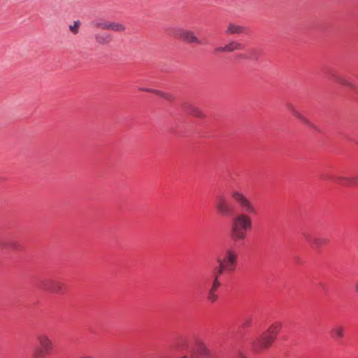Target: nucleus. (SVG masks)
I'll use <instances>...</instances> for the list:
<instances>
[{"label": "nucleus", "mask_w": 358, "mask_h": 358, "mask_svg": "<svg viewBox=\"0 0 358 358\" xmlns=\"http://www.w3.org/2000/svg\"><path fill=\"white\" fill-rule=\"evenodd\" d=\"M301 121H302L303 123L306 124L307 125L312 127V124L310 122L302 115L301 114L300 116L298 117Z\"/></svg>", "instance_id": "nucleus-25"}, {"label": "nucleus", "mask_w": 358, "mask_h": 358, "mask_svg": "<svg viewBox=\"0 0 358 358\" xmlns=\"http://www.w3.org/2000/svg\"><path fill=\"white\" fill-rule=\"evenodd\" d=\"M287 108L292 113V115L296 117V118H298L300 115L301 114L299 111H298L295 108L294 106L291 104V103H288L287 105Z\"/></svg>", "instance_id": "nucleus-22"}, {"label": "nucleus", "mask_w": 358, "mask_h": 358, "mask_svg": "<svg viewBox=\"0 0 358 358\" xmlns=\"http://www.w3.org/2000/svg\"><path fill=\"white\" fill-rule=\"evenodd\" d=\"M215 207L217 212L222 215H228L233 211L232 206L224 195H219L217 196Z\"/></svg>", "instance_id": "nucleus-5"}, {"label": "nucleus", "mask_w": 358, "mask_h": 358, "mask_svg": "<svg viewBox=\"0 0 358 358\" xmlns=\"http://www.w3.org/2000/svg\"><path fill=\"white\" fill-rule=\"evenodd\" d=\"M217 299H218V296L217 295L216 292L208 290V295H207V299L210 302L215 303L217 300Z\"/></svg>", "instance_id": "nucleus-21"}, {"label": "nucleus", "mask_w": 358, "mask_h": 358, "mask_svg": "<svg viewBox=\"0 0 358 358\" xmlns=\"http://www.w3.org/2000/svg\"><path fill=\"white\" fill-rule=\"evenodd\" d=\"M173 36L188 43L201 44V41L191 30L177 29L174 31Z\"/></svg>", "instance_id": "nucleus-6"}, {"label": "nucleus", "mask_w": 358, "mask_h": 358, "mask_svg": "<svg viewBox=\"0 0 358 358\" xmlns=\"http://www.w3.org/2000/svg\"><path fill=\"white\" fill-rule=\"evenodd\" d=\"M352 178H357L353 181V186H358V176H352Z\"/></svg>", "instance_id": "nucleus-27"}, {"label": "nucleus", "mask_w": 358, "mask_h": 358, "mask_svg": "<svg viewBox=\"0 0 358 358\" xmlns=\"http://www.w3.org/2000/svg\"><path fill=\"white\" fill-rule=\"evenodd\" d=\"M355 179L356 178H352V176H337L334 178L335 182H338L341 185H344L347 187L353 186V181H355Z\"/></svg>", "instance_id": "nucleus-14"}, {"label": "nucleus", "mask_w": 358, "mask_h": 358, "mask_svg": "<svg viewBox=\"0 0 358 358\" xmlns=\"http://www.w3.org/2000/svg\"><path fill=\"white\" fill-rule=\"evenodd\" d=\"M301 121H302L303 123L306 124L307 125L312 127V124L310 122L302 115L301 114L300 116L298 117Z\"/></svg>", "instance_id": "nucleus-24"}, {"label": "nucleus", "mask_w": 358, "mask_h": 358, "mask_svg": "<svg viewBox=\"0 0 358 358\" xmlns=\"http://www.w3.org/2000/svg\"><path fill=\"white\" fill-rule=\"evenodd\" d=\"M95 42L100 45H106L110 43L113 38L110 34L108 32H99L94 35Z\"/></svg>", "instance_id": "nucleus-12"}, {"label": "nucleus", "mask_w": 358, "mask_h": 358, "mask_svg": "<svg viewBox=\"0 0 358 358\" xmlns=\"http://www.w3.org/2000/svg\"><path fill=\"white\" fill-rule=\"evenodd\" d=\"M11 247H12V248H13V249H14V250H17V249H18L17 245H15V244L12 245V246H11Z\"/></svg>", "instance_id": "nucleus-29"}, {"label": "nucleus", "mask_w": 358, "mask_h": 358, "mask_svg": "<svg viewBox=\"0 0 358 358\" xmlns=\"http://www.w3.org/2000/svg\"><path fill=\"white\" fill-rule=\"evenodd\" d=\"M238 260V252L234 248H227L222 258L217 259L218 266L215 268L218 274H224V272H234Z\"/></svg>", "instance_id": "nucleus-2"}, {"label": "nucleus", "mask_w": 358, "mask_h": 358, "mask_svg": "<svg viewBox=\"0 0 358 358\" xmlns=\"http://www.w3.org/2000/svg\"><path fill=\"white\" fill-rule=\"evenodd\" d=\"M275 340V338L268 333L267 331L264 332L258 340V343L261 349L268 348Z\"/></svg>", "instance_id": "nucleus-9"}, {"label": "nucleus", "mask_w": 358, "mask_h": 358, "mask_svg": "<svg viewBox=\"0 0 358 358\" xmlns=\"http://www.w3.org/2000/svg\"><path fill=\"white\" fill-rule=\"evenodd\" d=\"M250 320H248L243 322V327H248L250 326Z\"/></svg>", "instance_id": "nucleus-28"}, {"label": "nucleus", "mask_w": 358, "mask_h": 358, "mask_svg": "<svg viewBox=\"0 0 358 358\" xmlns=\"http://www.w3.org/2000/svg\"><path fill=\"white\" fill-rule=\"evenodd\" d=\"M232 199L242 208L243 212L237 213L232 219L230 236L234 241H244L248 231L252 227V219L250 214H255V205L242 192L234 189L231 192Z\"/></svg>", "instance_id": "nucleus-1"}, {"label": "nucleus", "mask_w": 358, "mask_h": 358, "mask_svg": "<svg viewBox=\"0 0 358 358\" xmlns=\"http://www.w3.org/2000/svg\"><path fill=\"white\" fill-rule=\"evenodd\" d=\"M196 350L198 354L203 357H208L210 355V350L202 342H199L196 344Z\"/></svg>", "instance_id": "nucleus-18"}, {"label": "nucleus", "mask_w": 358, "mask_h": 358, "mask_svg": "<svg viewBox=\"0 0 358 358\" xmlns=\"http://www.w3.org/2000/svg\"><path fill=\"white\" fill-rule=\"evenodd\" d=\"M282 327V324L280 322H275L272 323L267 329V332L273 336L275 338L276 335L280 332Z\"/></svg>", "instance_id": "nucleus-16"}, {"label": "nucleus", "mask_w": 358, "mask_h": 358, "mask_svg": "<svg viewBox=\"0 0 358 358\" xmlns=\"http://www.w3.org/2000/svg\"><path fill=\"white\" fill-rule=\"evenodd\" d=\"M331 334L334 338H341L344 336V328L341 326H336L332 329Z\"/></svg>", "instance_id": "nucleus-19"}, {"label": "nucleus", "mask_w": 358, "mask_h": 358, "mask_svg": "<svg viewBox=\"0 0 358 358\" xmlns=\"http://www.w3.org/2000/svg\"><path fill=\"white\" fill-rule=\"evenodd\" d=\"M36 340L38 343L34 354V358H46L52 351L53 342L50 337L45 333L37 335Z\"/></svg>", "instance_id": "nucleus-3"}, {"label": "nucleus", "mask_w": 358, "mask_h": 358, "mask_svg": "<svg viewBox=\"0 0 358 358\" xmlns=\"http://www.w3.org/2000/svg\"><path fill=\"white\" fill-rule=\"evenodd\" d=\"M92 25L96 29L110 30L117 33H122L127 30V27L124 24L115 21H109L103 18H99L94 20Z\"/></svg>", "instance_id": "nucleus-4"}, {"label": "nucleus", "mask_w": 358, "mask_h": 358, "mask_svg": "<svg viewBox=\"0 0 358 358\" xmlns=\"http://www.w3.org/2000/svg\"><path fill=\"white\" fill-rule=\"evenodd\" d=\"M183 107L187 113L194 117L200 118H203L205 117L203 112L199 108L194 106L185 105Z\"/></svg>", "instance_id": "nucleus-13"}, {"label": "nucleus", "mask_w": 358, "mask_h": 358, "mask_svg": "<svg viewBox=\"0 0 358 358\" xmlns=\"http://www.w3.org/2000/svg\"><path fill=\"white\" fill-rule=\"evenodd\" d=\"M64 287V284L57 280H46L41 282V289L50 293L61 294Z\"/></svg>", "instance_id": "nucleus-7"}, {"label": "nucleus", "mask_w": 358, "mask_h": 358, "mask_svg": "<svg viewBox=\"0 0 358 358\" xmlns=\"http://www.w3.org/2000/svg\"><path fill=\"white\" fill-rule=\"evenodd\" d=\"M222 275V274H218L217 271L214 270L213 282L208 290L213 292H216L217 290V289L221 285V282L219 280V277Z\"/></svg>", "instance_id": "nucleus-17"}, {"label": "nucleus", "mask_w": 358, "mask_h": 358, "mask_svg": "<svg viewBox=\"0 0 358 358\" xmlns=\"http://www.w3.org/2000/svg\"><path fill=\"white\" fill-rule=\"evenodd\" d=\"M304 237L310 246L316 250L321 248L329 243V239L322 236L305 234Z\"/></svg>", "instance_id": "nucleus-8"}, {"label": "nucleus", "mask_w": 358, "mask_h": 358, "mask_svg": "<svg viewBox=\"0 0 358 358\" xmlns=\"http://www.w3.org/2000/svg\"><path fill=\"white\" fill-rule=\"evenodd\" d=\"M155 94H156L169 101H171L173 99V96L168 93H165V92L157 90V91L155 92Z\"/></svg>", "instance_id": "nucleus-23"}, {"label": "nucleus", "mask_w": 358, "mask_h": 358, "mask_svg": "<svg viewBox=\"0 0 358 358\" xmlns=\"http://www.w3.org/2000/svg\"><path fill=\"white\" fill-rule=\"evenodd\" d=\"M241 43L236 41H231L223 47L215 48V52H232L235 50H241Z\"/></svg>", "instance_id": "nucleus-10"}, {"label": "nucleus", "mask_w": 358, "mask_h": 358, "mask_svg": "<svg viewBox=\"0 0 358 358\" xmlns=\"http://www.w3.org/2000/svg\"><path fill=\"white\" fill-rule=\"evenodd\" d=\"M335 81L339 85L347 87L350 90H354L356 89V85L345 77L336 76L335 78Z\"/></svg>", "instance_id": "nucleus-15"}, {"label": "nucleus", "mask_w": 358, "mask_h": 358, "mask_svg": "<svg viewBox=\"0 0 358 358\" xmlns=\"http://www.w3.org/2000/svg\"><path fill=\"white\" fill-rule=\"evenodd\" d=\"M357 291L358 292V285L357 286Z\"/></svg>", "instance_id": "nucleus-30"}, {"label": "nucleus", "mask_w": 358, "mask_h": 358, "mask_svg": "<svg viewBox=\"0 0 358 358\" xmlns=\"http://www.w3.org/2000/svg\"><path fill=\"white\" fill-rule=\"evenodd\" d=\"M245 27L234 22H229L224 31L226 35H239L244 33Z\"/></svg>", "instance_id": "nucleus-11"}, {"label": "nucleus", "mask_w": 358, "mask_h": 358, "mask_svg": "<svg viewBox=\"0 0 358 358\" xmlns=\"http://www.w3.org/2000/svg\"><path fill=\"white\" fill-rule=\"evenodd\" d=\"M80 27V21L77 20L75 21L73 24L69 25V29L72 34H77L79 31Z\"/></svg>", "instance_id": "nucleus-20"}, {"label": "nucleus", "mask_w": 358, "mask_h": 358, "mask_svg": "<svg viewBox=\"0 0 358 358\" xmlns=\"http://www.w3.org/2000/svg\"><path fill=\"white\" fill-rule=\"evenodd\" d=\"M141 91H145V92H152V93H155V92L156 90H152V89H149V88H140L139 89Z\"/></svg>", "instance_id": "nucleus-26"}]
</instances>
